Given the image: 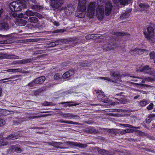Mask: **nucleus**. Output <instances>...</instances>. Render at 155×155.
Wrapping results in <instances>:
<instances>
[{"label": "nucleus", "instance_id": "obj_1", "mask_svg": "<svg viewBox=\"0 0 155 155\" xmlns=\"http://www.w3.org/2000/svg\"><path fill=\"white\" fill-rule=\"evenodd\" d=\"M101 5H103L104 8L105 9V13L107 16H108L111 13L112 8L113 5L112 3L109 1L103 2L102 1H100Z\"/></svg>", "mask_w": 155, "mask_h": 155}, {"label": "nucleus", "instance_id": "obj_2", "mask_svg": "<svg viewBox=\"0 0 155 155\" xmlns=\"http://www.w3.org/2000/svg\"><path fill=\"white\" fill-rule=\"evenodd\" d=\"M147 32L144 31V34L146 38L150 42H153L154 40L153 36L154 34L153 28L151 27H149L147 28Z\"/></svg>", "mask_w": 155, "mask_h": 155}, {"label": "nucleus", "instance_id": "obj_3", "mask_svg": "<svg viewBox=\"0 0 155 155\" xmlns=\"http://www.w3.org/2000/svg\"><path fill=\"white\" fill-rule=\"evenodd\" d=\"M96 16L99 20H102L104 16V10L103 5L98 3L96 10Z\"/></svg>", "mask_w": 155, "mask_h": 155}, {"label": "nucleus", "instance_id": "obj_4", "mask_svg": "<svg viewBox=\"0 0 155 155\" xmlns=\"http://www.w3.org/2000/svg\"><path fill=\"white\" fill-rule=\"evenodd\" d=\"M97 4L95 2H91L89 4L87 9V16L91 18L93 17L94 15L95 8Z\"/></svg>", "mask_w": 155, "mask_h": 155}, {"label": "nucleus", "instance_id": "obj_5", "mask_svg": "<svg viewBox=\"0 0 155 155\" xmlns=\"http://www.w3.org/2000/svg\"><path fill=\"white\" fill-rule=\"evenodd\" d=\"M35 12H33L32 11L28 10L26 11L24 14L22 13H20L17 14L15 13H12V15L13 17H18V18H24V19H26L28 18V16H31L34 15Z\"/></svg>", "mask_w": 155, "mask_h": 155}, {"label": "nucleus", "instance_id": "obj_6", "mask_svg": "<svg viewBox=\"0 0 155 155\" xmlns=\"http://www.w3.org/2000/svg\"><path fill=\"white\" fill-rule=\"evenodd\" d=\"M21 5L17 1L13 2L10 3V10L12 12H17L21 9Z\"/></svg>", "mask_w": 155, "mask_h": 155}, {"label": "nucleus", "instance_id": "obj_7", "mask_svg": "<svg viewBox=\"0 0 155 155\" xmlns=\"http://www.w3.org/2000/svg\"><path fill=\"white\" fill-rule=\"evenodd\" d=\"M50 5L51 6L54 8H58L62 5L63 0H50Z\"/></svg>", "mask_w": 155, "mask_h": 155}, {"label": "nucleus", "instance_id": "obj_8", "mask_svg": "<svg viewBox=\"0 0 155 155\" xmlns=\"http://www.w3.org/2000/svg\"><path fill=\"white\" fill-rule=\"evenodd\" d=\"M10 135H8L6 137H3L2 134H0V147L7 145L10 139Z\"/></svg>", "mask_w": 155, "mask_h": 155}, {"label": "nucleus", "instance_id": "obj_9", "mask_svg": "<svg viewBox=\"0 0 155 155\" xmlns=\"http://www.w3.org/2000/svg\"><path fill=\"white\" fill-rule=\"evenodd\" d=\"M31 59L28 58L25 59L21 60H19L16 61H14L12 62L11 63V64H23L29 63L32 61Z\"/></svg>", "mask_w": 155, "mask_h": 155}, {"label": "nucleus", "instance_id": "obj_10", "mask_svg": "<svg viewBox=\"0 0 155 155\" xmlns=\"http://www.w3.org/2000/svg\"><path fill=\"white\" fill-rule=\"evenodd\" d=\"M108 43L103 46V49L105 51H109L113 49L116 47L114 44V43L111 42L110 43L109 40H108Z\"/></svg>", "mask_w": 155, "mask_h": 155}, {"label": "nucleus", "instance_id": "obj_11", "mask_svg": "<svg viewBox=\"0 0 155 155\" xmlns=\"http://www.w3.org/2000/svg\"><path fill=\"white\" fill-rule=\"evenodd\" d=\"M64 10L67 15H71L74 12V8L73 6L69 5L64 8Z\"/></svg>", "mask_w": 155, "mask_h": 155}, {"label": "nucleus", "instance_id": "obj_12", "mask_svg": "<svg viewBox=\"0 0 155 155\" xmlns=\"http://www.w3.org/2000/svg\"><path fill=\"white\" fill-rule=\"evenodd\" d=\"M86 0H79L78 9L81 10H86Z\"/></svg>", "mask_w": 155, "mask_h": 155}, {"label": "nucleus", "instance_id": "obj_13", "mask_svg": "<svg viewBox=\"0 0 155 155\" xmlns=\"http://www.w3.org/2000/svg\"><path fill=\"white\" fill-rule=\"evenodd\" d=\"M66 143L70 145L74 146L81 148H85L87 147V144L86 143H77L76 142H73L70 141L67 142Z\"/></svg>", "mask_w": 155, "mask_h": 155}, {"label": "nucleus", "instance_id": "obj_14", "mask_svg": "<svg viewBox=\"0 0 155 155\" xmlns=\"http://www.w3.org/2000/svg\"><path fill=\"white\" fill-rule=\"evenodd\" d=\"M61 116L62 117L64 118H79V117L77 115L73 114H72L70 113H62L61 114Z\"/></svg>", "mask_w": 155, "mask_h": 155}, {"label": "nucleus", "instance_id": "obj_15", "mask_svg": "<svg viewBox=\"0 0 155 155\" xmlns=\"http://www.w3.org/2000/svg\"><path fill=\"white\" fill-rule=\"evenodd\" d=\"M97 97L98 99L101 102H103L104 103L108 102V99L107 98V97L104 94V93L102 92H101V93L98 95Z\"/></svg>", "mask_w": 155, "mask_h": 155}, {"label": "nucleus", "instance_id": "obj_16", "mask_svg": "<svg viewBox=\"0 0 155 155\" xmlns=\"http://www.w3.org/2000/svg\"><path fill=\"white\" fill-rule=\"evenodd\" d=\"M47 143L49 145H51L57 148H64L61 147V145L63 144V143L61 142L52 141L50 142H48Z\"/></svg>", "mask_w": 155, "mask_h": 155}, {"label": "nucleus", "instance_id": "obj_17", "mask_svg": "<svg viewBox=\"0 0 155 155\" xmlns=\"http://www.w3.org/2000/svg\"><path fill=\"white\" fill-rule=\"evenodd\" d=\"M67 41L66 39H59L55 42L50 43L48 45V46L49 47H54L56 45H58V43L60 42L66 43Z\"/></svg>", "mask_w": 155, "mask_h": 155}, {"label": "nucleus", "instance_id": "obj_18", "mask_svg": "<svg viewBox=\"0 0 155 155\" xmlns=\"http://www.w3.org/2000/svg\"><path fill=\"white\" fill-rule=\"evenodd\" d=\"M140 71L150 74H153L151 71V68L148 65L145 66L142 69H140Z\"/></svg>", "mask_w": 155, "mask_h": 155}, {"label": "nucleus", "instance_id": "obj_19", "mask_svg": "<svg viewBox=\"0 0 155 155\" xmlns=\"http://www.w3.org/2000/svg\"><path fill=\"white\" fill-rule=\"evenodd\" d=\"M103 129L107 130V132L112 136L117 135L118 134H119L120 129H107L103 128Z\"/></svg>", "mask_w": 155, "mask_h": 155}, {"label": "nucleus", "instance_id": "obj_20", "mask_svg": "<svg viewBox=\"0 0 155 155\" xmlns=\"http://www.w3.org/2000/svg\"><path fill=\"white\" fill-rule=\"evenodd\" d=\"M78 11L75 13L76 17L80 18H83L85 16V13L86 10H81L78 9Z\"/></svg>", "mask_w": 155, "mask_h": 155}, {"label": "nucleus", "instance_id": "obj_21", "mask_svg": "<svg viewBox=\"0 0 155 155\" xmlns=\"http://www.w3.org/2000/svg\"><path fill=\"white\" fill-rule=\"evenodd\" d=\"M74 72L73 70H69L64 73L63 75V78H67L74 74Z\"/></svg>", "mask_w": 155, "mask_h": 155}, {"label": "nucleus", "instance_id": "obj_22", "mask_svg": "<svg viewBox=\"0 0 155 155\" xmlns=\"http://www.w3.org/2000/svg\"><path fill=\"white\" fill-rule=\"evenodd\" d=\"M110 75L112 77H114L115 80H113L114 81V82H116L117 81H119V78H120V75L119 74L116 73L114 71L110 72Z\"/></svg>", "mask_w": 155, "mask_h": 155}, {"label": "nucleus", "instance_id": "obj_23", "mask_svg": "<svg viewBox=\"0 0 155 155\" xmlns=\"http://www.w3.org/2000/svg\"><path fill=\"white\" fill-rule=\"evenodd\" d=\"M139 6L142 11H147L149 8V5L147 4L141 3L139 4Z\"/></svg>", "mask_w": 155, "mask_h": 155}, {"label": "nucleus", "instance_id": "obj_24", "mask_svg": "<svg viewBox=\"0 0 155 155\" xmlns=\"http://www.w3.org/2000/svg\"><path fill=\"white\" fill-rule=\"evenodd\" d=\"M9 29V27L7 23H0V30L7 31Z\"/></svg>", "mask_w": 155, "mask_h": 155}, {"label": "nucleus", "instance_id": "obj_25", "mask_svg": "<svg viewBox=\"0 0 155 155\" xmlns=\"http://www.w3.org/2000/svg\"><path fill=\"white\" fill-rule=\"evenodd\" d=\"M12 151H14L17 153H20L23 151V149L16 147V145L12 146L10 147V150Z\"/></svg>", "mask_w": 155, "mask_h": 155}, {"label": "nucleus", "instance_id": "obj_26", "mask_svg": "<svg viewBox=\"0 0 155 155\" xmlns=\"http://www.w3.org/2000/svg\"><path fill=\"white\" fill-rule=\"evenodd\" d=\"M45 80V76H41L35 79V81L37 84L42 83Z\"/></svg>", "mask_w": 155, "mask_h": 155}, {"label": "nucleus", "instance_id": "obj_27", "mask_svg": "<svg viewBox=\"0 0 155 155\" xmlns=\"http://www.w3.org/2000/svg\"><path fill=\"white\" fill-rule=\"evenodd\" d=\"M30 6L32 9L37 11L41 10L43 8L42 6L38 5H31Z\"/></svg>", "mask_w": 155, "mask_h": 155}, {"label": "nucleus", "instance_id": "obj_28", "mask_svg": "<svg viewBox=\"0 0 155 155\" xmlns=\"http://www.w3.org/2000/svg\"><path fill=\"white\" fill-rule=\"evenodd\" d=\"M97 150L99 153L101 154H104V155H112L110 151H106L104 150L97 148Z\"/></svg>", "mask_w": 155, "mask_h": 155}, {"label": "nucleus", "instance_id": "obj_29", "mask_svg": "<svg viewBox=\"0 0 155 155\" xmlns=\"http://www.w3.org/2000/svg\"><path fill=\"white\" fill-rule=\"evenodd\" d=\"M131 11V10H130L129 11H125L124 12H123L122 15L120 17V19L121 20H123L125 18H128L129 16V13Z\"/></svg>", "mask_w": 155, "mask_h": 155}, {"label": "nucleus", "instance_id": "obj_30", "mask_svg": "<svg viewBox=\"0 0 155 155\" xmlns=\"http://www.w3.org/2000/svg\"><path fill=\"white\" fill-rule=\"evenodd\" d=\"M136 78H137L140 79H142V80L141 81V83H145V81H153L154 80L152 78H150L148 77V78H144L143 77H136Z\"/></svg>", "mask_w": 155, "mask_h": 155}, {"label": "nucleus", "instance_id": "obj_31", "mask_svg": "<svg viewBox=\"0 0 155 155\" xmlns=\"http://www.w3.org/2000/svg\"><path fill=\"white\" fill-rule=\"evenodd\" d=\"M112 34L113 35H116L118 36H129L130 35V34L129 33H121L117 32H112Z\"/></svg>", "mask_w": 155, "mask_h": 155}, {"label": "nucleus", "instance_id": "obj_32", "mask_svg": "<svg viewBox=\"0 0 155 155\" xmlns=\"http://www.w3.org/2000/svg\"><path fill=\"white\" fill-rule=\"evenodd\" d=\"M38 21V18L36 16L30 17L28 19V21L29 22L33 23H37Z\"/></svg>", "mask_w": 155, "mask_h": 155}, {"label": "nucleus", "instance_id": "obj_33", "mask_svg": "<svg viewBox=\"0 0 155 155\" xmlns=\"http://www.w3.org/2000/svg\"><path fill=\"white\" fill-rule=\"evenodd\" d=\"M134 50L135 52L139 55L142 54L144 52H146V50H145L139 49L138 48H135L134 49Z\"/></svg>", "mask_w": 155, "mask_h": 155}, {"label": "nucleus", "instance_id": "obj_34", "mask_svg": "<svg viewBox=\"0 0 155 155\" xmlns=\"http://www.w3.org/2000/svg\"><path fill=\"white\" fill-rule=\"evenodd\" d=\"M61 123L75 125L80 124L78 123L74 122L71 121L64 120H61Z\"/></svg>", "mask_w": 155, "mask_h": 155}, {"label": "nucleus", "instance_id": "obj_35", "mask_svg": "<svg viewBox=\"0 0 155 155\" xmlns=\"http://www.w3.org/2000/svg\"><path fill=\"white\" fill-rule=\"evenodd\" d=\"M18 24L19 26H23L25 25L27 21L23 19H19L18 20Z\"/></svg>", "mask_w": 155, "mask_h": 155}, {"label": "nucleus", "instance_id": "obj_36", "mask_svg": "<svg viewBox=\"0 0 155 155\" xmlns=\"http://www.w3.org/2000/svg\"><path fill=\"white\" fill-rule=\"evenodd\" d=\"M97 38V37L93 34L89 35L86 36V38L88 40L90 39H95Z\"/></svg>", "mask_w": 155, "mask_h": 155}, {"label": "nucleus", "instance_id": "obj_37", "mask_svg": "<svg viewBox=\"0 0 155 155\" xmlns=\"http://www.w3.org/2000/svg\"><path fill=\"white\" fill-rule=\"evenodd\" d=\"M125 101L121 99H116V101H115V102H114L112 103V105H114L116 104H124Z\"/></svg>", "mask_w": 155, "mask_h": 155}, {"label": "nucleus", "instance_id": "obj_38", "mask_svg": "<svg viewBox=\"0 0 155 155\" xmlns=\"http://www.w3.org/2000/svg\"><path fill=\"white\" fill-rule=\"evenodd\" d=\"M89 133L91 134H97L98 133L97 130L94 129L93 128H90L88 130Z\"/></svg>", "mask_w": 155, "mask_h": 155}, {"label": "nucleus", "instance_id": "obj_39", "mask_svg": "<svg viewBox=\"0 0 155 155\" xmlns=\"http://www.w3.org/2000/svg\"><path fill=\"white\" fill-rule=\"evenodd\" d=\"M150 59H153L155 63V52L153 51L150 54Z\"/></svg>", "mask_w": 155, "mask_h": 155}, {"label": "nucleus", "instance_id": "obj_40", "mask_svg": "<svg viewBox=\"0 0 155 155\" xmlns=\"http://www.w3.org/2000/svg\"><path fill=\"white\" fill-rule=\"evenodd\" d=\"M36 81H35V79L32 82L29 83L27 85L30 87H31L35 86H36V84H37L35 82Z\"/></svg>", "mask_w": 155, "mask_h": 155}, {"label": "nucleus", "instance_id": "obj_41", "mask_svg": "<svg viewBox=\"0 0 155 155\" xmlns=\"http://www.w3.org/2000/svg\"><path fill=\"white\" fill-rule=\"evenodd\" d=\"M21 71V68H18L17 69H10V72H18Z\"/></svg>", "mask_w": 155, "mask_h": 155}, {"label": "nucleus", "instance_id": "obj_42", "mask_svg": "<svg viewBox=\"0 0 155 155\" xmlns=\"http://www.w3.org/2000/svg\"><path fill=\"white\" fill-rule=\"evenodd\" d=\"M140 105L141 106H144L147 104V102L145 100H143L139 102Z\"/></svg>", "mask_w": 155, "mask_h": 155}, {"label": "nucleus", "instance_id": "obj_43", "mask_svg": "<svg viewBox=\"0 0 155 155\" xmlns=\"http://www.w3.org/2000/svg\"><path fill=\"white\" fill-rule=\"evenodd\" d=\"M61 75H60L59 74H56L54 76V78L55 80H58L61 78Z\"/></svg>", "mask_w": 155, "mask_h": 155}, {"label": "nucleus", "instance_id": "obj_44", "mask_svg": "<svg viewBox=\"0 0 155 155\" xmlns=\"http://www.w3.org/2000/svg\"><path fill=\"white\" fill-rule=\"evenodd\" d=\"M133 84H136L138 85L141 86H143V87H151V86L150 85L143 84H142L141 83H133Z\"/></svg>", "mask_w": 155, "mask_h": 155}, {"label": "nucleus", "instance_id": "obj_45", "mask_svg": "<svg viewBox=\"0 0 155 155\" xmlns=\"http://www.w3.org/2000/svg\"><path fill=\"white\" fill-rule=\"evenodd\" d=\"M120 2L121 5H124L126 4V3H127V2L130 1V0H119Z\"/></svg>", "mask_w": 155, "mask_h": 155}, {"label": "nucleus", "instance_id": "obj_46", "mask_svg": "<svg viewBox=\"0 0 155 155\" xmlns=\"http://www.w3.org/2000/svg\"><path fill=\"white\" fill-rule=\"evenodd\" d=\"M42 104L44 106H48L53 105L51 102L47 101H45Z\"/></svg>", "mask_w": 155, "mask_h": 155}, {"label": "nucleus", "instance_id": "obj_47", "mask_svg": "<svg viewBox=\"0 0 155 155\" xmlns=\"http://www.w3.org/2000/svg\"><path fill=\"white\" fill-rule=\"evenodd\" d=\"M19 57L14 54L10 55V59H18Z\"/></svg>", "mask_w": 155, "mask_h": 155}, {"label": "nucleus", "instance_id": "obj_48", "mask_svg": "<svg viewBox=\"0 0 155 155\" xmlns=\"http://www.w3.org/2000/svg\"><path fill=\"white\" fill-rule=\"evenodd\" d=\"M5 123V120L0 118V127L3 126Z\"/></svg>", "mask_w": 155, "mask_h": 155}, {"label": "nucleus", "instance_id": "obj_49", "mask_svg": "<svg viewBox=\"0 0 155 155\" xmlns=\"http://www.w3.org/2000/svg\"><path fill=\"white\" fill-rule=\"evenodd\" d=\"M23 119V118H19L18 120L15 121L17 124H18L24 121V120Z\"/></svg>", "mask_w": 155, "mask_h": 155}, {"label": "nucleus", "instance_id": "obj_50", "mask_svg": "<svg viewBox=\"0 0 155 155\" xmlns=\"http://www.w3.org/2000/svg\"><path fill=\"white\" fill-rule=\"evenodd\" d=\"M34 15L37 16L39 18H43L42 15L41 14L36 12H35Z\"/></svg>", "mask_w": 155, "mask_h": 155}, {"label": "nucleus", "instance_id": "obj_51", "mask_svg": "<svg viewBox=\"0 0 155 155\" xmlns=\"http://www.w3.org/2000/svg\"><path fill=\"white\" fill-rule=\"evenodd\" d=\"M18 136L17 135H15L13 134H10V140H14L15 139H17Z\"/></svg>", "mask_w": 155, "mask_h": 155}, {"label": "nucleus", "instance_id": "obj_52", "mask_svg": "<svg viewBox=\"0 0 155 155\" xmlns=\"http://www.w3.org/2000/svg\"><path fill=\"white\" fill-rule=\"evenodd\" d=\"M126 133H133L134 131H135V130L132 129H127L126 130H125Z\"/></svg>", "mask_w": 155, "mask_h": 155}, {"label": "nucleus", "instance_id": "obj_53", "mask_svg": "<svg viewBox=\"0 0 155 155\" xmlns=\"http://www.w3.org/2000/svg\"><path fill=\"white\" fill-rule=\"evenodd\" d=\"M153 104L152 103H151L149 106H148L147 107V108L148 110H151L153 108Z\"/></svg>", "mask_w": 155, "mask_h": 155}, {"label": "nucleus", "instance_id": "obj_54", "mask_svg": "<svg viewBox=\"0 0 155 155\" xmlns=\"http://www.w3.org/2000/svg\"><path fill=\"white\" fill-rule=\"evenodd\" d=\"M102 78L104 80H107V81H110L112 82H114V81H113V80H112L110 78H107V77H102V78Z\"/></svg>", "mask_w": 155, "mask_h": 155}, {"label": "nucleus", "instance_id": "obj_55", "mask_svg": "<svg viewBox=\"0 0 155 155\" xmlns=\"http://www.w3.org/2000/svg\"><path fill=\"white\" fill-rule=\"evenodd\" d=\"M152 120V118L150 117V115L148 117V118L146 119V123H150Z\"/></svg>", "mask_w": 155, "mask_h": 155}, {"label": "nucleus", "instance_id": "obj_56", "mask_svg": "<svg viewBox=\"0 0 155 155\" xmlns=\"http://www.w3.org/2000/svg\"><path fill=\"white\" fill-rule=\"evenodd\" d=\"M40 118L39 115L35 116H31L28 117V119L29 120L33 119L36 118Z\"/></svg>", "mask_w": 155, "mask_h": 155}, {"label": "nucleus", "instance_id": "obj_57", "mask_svg": "<svg viewBox=\"0 0 155 155\" xmlns=\"http://www.w3.org/2000/svg\"><path fill=\"white\" fill-rule=\"evenodd\" d=\"M126 127H128L129 128H135L136 129H139L140 128V127H134L132 126V125L128 124H127V125L126 126Z\"/></svg>", "mask_w": 155, "mask_h": 155}, {"label": "nucleus", "instance_id": "obj_58", "mask_svg": "<svg viewBox=\"0 0 155 155\" xmlns=\"http://www.w3.org/2000/svg\"><path fill=\"white\" fill-rule=\"evenodd\" d=\"M81 66L82 67H85L88 66V64L85 62L84 63H82L80 64Z\"/></svg>", "mask_w": 155, "mask_h": 155}, {"label": "nucleus", "instance_id": "obj_59", "mask_svg": "<svg viewBox=\"0 0 155 155\" xmlns=\"http://www.w3.org/2000/svg\"><path fill=\"white\" fill-rule=\"evenodd\" d=\"M126 134V133L125 130H123L122 131H120V130L119 135L120 134L121 135H124Z\"/></svg>", "mask_w": 155, "mask_h": 155}, {"label": "nucleus", "instance_id": "obj_60", "mask_svg": "<svg viewBox=\"0 0 155 155\" xmlns=\"http://www.w3.org/2000/svg\"><path fill=\"white\" fill-rule=\"evenodd\" d=\"M51 115V114H43L42 115H39L40 117H47L48 116H50Z\"/></svg>", "mask_w": 155, "mask_h": 155}, {"label": "nucleus", "instance_id": "obj_61", "mask_svg": "<svg viewBox=\"0 0 155 155\" xmlns=\"http://www.w3.org/2000/svg\"><path fill=\"white\" fill-rule=\"evenodd\" d=\"M64 30H63V29L58 30H56L55 31V32L56 33H58L60 32H64Z\"/></svg>", "mask_w": 155, "mask_h": 155}, {"label": "nucleus", "instance_id": "obj_62", "mask_svg": "<svg viewBox=\"0 0 155 155\" xmlns=\"http://www.w3.org/2000/svg\"><path fill=\"white\" fill-rule=\"evenodd\" d=\"M78 105V104H68L67 105H65V106H68L70 107V106H74L77 105Z\"/></svg>", "mask_w": 155, "mask_h": 155}, {"label": "nucleus", "instance_id": "obj_63", "mask_svg": "<svg viewBox=\"0 0 155 155\" xmlns=\"http://www.w3.org/2000/svg\"><path fill=\"white\" fill-rule=\"evenodd\" d=\"M5 16L6 17L5 18V19H4V21H7V20L9 21L10 20V18H9V16L8 15H6Z\"/></svg>", "mask_w": 155, "mask_h": 155}, {"label": "nucleus", "instance_id": "obj_64", "mask_svg": "<svg viewBox=\"0 0 155 155\" xmlns=\"http://www.w3.org/2000/svg\"><path fill=\"white\" fill-rule=\"evenodd\" d=\"M53 23L54 25H55L56 26H58L59 25V23L56 21H54Z\"/></svg>", "mask_w": 155, "mask_h": 155}]
</instances>
